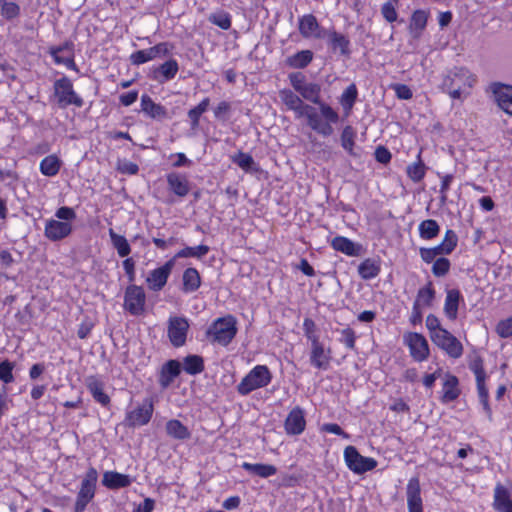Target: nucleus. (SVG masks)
Segmentation results:
<instances>
[{"label":"nucleus","mask_w":512,"mask_h":512,"mask_svg":"<svg viewBox=\"0 0 512 512\" xmlns=\"http://www.w3.org/2000/svg\"><path fill=\"white\" fill-rule=\"evenodd\" d=\"M231 160L245 171H252L255 169V161L252 156L247 153L238 152L231 157Z\"/></svg>","instance_id":"09e8293b"},{"label":"nucleus","mask_w":512,"mask_h":512,"mask_svg":"<svg viewBox=\"0 0 512 512\" xmlns=\"http://www.w3.org/2000/svg\"><path fill=\"white\" fill-rule=\"evenodd\" d=\"M98 474L93 467L86 472L75 503V512H83L88 503L94 498Z\"/></svg>","instance_id":"0eeeda50"},{"label":"nucleus","mask_w":512,"mask_h":512,"mask_svg":"<svg viewBox=\"0 0 512 512\" xmlns=\"http://www.w3.org/2000/svg\"><path fill=\"white\" fill-rule=\"evenodd\" d=\"M319 112L315 107L307 105L301 113V118L307 119L308 126L316 133L327 137L333 133L332 124H336L339 120L338 113L328 104H319Z\"/></svg>","instance_id":"f03ea898"},{"label":"nucleus","mask_w":512,"mask_h":512,"mask_svg":"<svg viewBox=\"0 0 512 512\" xmlns=\"http://www.w3.org/2000/svg\"><path fill=\"white\" fill-rule=\"evenodd\" d=\"M54 95L57 98L59 107L65 108L74 105L78 108L84 105L83 99L74 91L71 80L62 77L54 82Z\"/></svg>","instance_id":"39448f33"},{"label":"nucleus","mask_w":512,"mask_h":512,"mask_svg":"<svg viewBox=\"0 0 512 512\" xmlns=\"http://www.w3.org/2000/svg\"><path fill=\"white\" fill-rule=\"evenodd\" d=\"M357 97V89L355 85H350L346 88V90L342 93L340 98V103L343 106L346 113H349L352 109L354 102Z\"/></svg>","instance_id":"8fccbe9b"},{"label":"nucleus","mask_w":512,"mask_h":512,"mask_svg":"<svg viewBox=\"0 0 512 512\" xmlns=\"http://www.w3.org/2000/svg\"><path fill=\"white\" fill-rule=\"evenodd\" d=\"M491 91L498 106L512 116V86L494 83L491 85Z\"/></svg>","instance_id":"f3484780"},{"label":"nucleus","mask_w":512,"mask_h":512,"mask_svg":"<svg viewBox=\"0 0 512 512\" xmlns=\"http://www.w3.org/2000/svg\"><path fill=\"white\" fill-rule=\"evenodd\" d=\"M189 323L184 317H170L168 324V337L175 347L184 345Z\"/></svg>","instance_id":"4468645a"},{"label":"nucleus","mask_w":512,"mask_h":512,"mask_svg":"<svg viewBox=\"0 0 512 512\" xmlns=\"http://www.w3.org/2000/svg\"><path fill=\"white\" fill-rule=\"evenodd\" d=\"M435 298V290L431 282L426 286L420 288L417 292L416 299L414 301L415 306L421 308L430 307Z\"/></svg>","instance_id":"e433bc0d"},{"label":"nucleus","mask_w":512,"mask_h":512,"mask_svg":"<svg viewBox=\"0 0 512 512\" xmlns=\"http://www.w3.org/2000/svg\"><path fill=\"white\" fill-rule=\"evenodd\" d=\"M355 332L351 328H345L341 331L340 342L343 343L348 349L355 348Z\"/></svg>","instance_id":"338daca9"},{"label":"nucleus","mask_w":512,"mask_h":512,"mask_svg":"<svg viewBox=\"0 0 512 512\" xmlns=\"http://www.w3.org/2000/svg\"><path fill=\"white\" fill-rule=\"evenodd\" d=\"M290 84L302 98L314 104H323L320 100L321 86L318 83L307 82L305 76L300 73L289 74Z\"/></svg>","instance_id":"423d86ee"},{"label":"nucleus","mask_w":512,"mask_h":512,"mask_svg":"<svg viewBox=\"0 0 512 512\" xmlns=\"http://www.w3.org/2000/svg\"><path fill=\"white\" fill-rule=\"evenodd\" d=\"M102 483L110 489H119L129 486L132 479L128 475L108 471L104 473Z\"/></svg>","instance_id":"7c9ffc66"},{"label":"nucleus","mask_w":512,"mask_h":512,"mask_svg":"<svg viewBox=\"0 0 512 512\" xmlns=\"http://www.w3.org/2000/svg\"><path fill=\"white\" fill-rule=\"evenodd\" d=\"M427 24V14L417 10L413 13L410 23V32L414 38H419Z\"/></svg>","instance_id":"a19ab883"},{"label":"nucleus","mask_w":512,"mask_h":512,"mask_svg":"<svg viewBox=\"0 0 512 512\" xmlns=\"http://www.w3.org/2000/svg\"><path fill=\"white\" fill-rule=\"evenodd\" d=\"M55 63L63 64L69 69H76V64L72 56V44L64 43L58 47H53L50 50Z\"/></svg>","instance_id":"a878e982"},{"label":"nucleus","mask_w":512,"mask_h":512,"mask_svg":"<svg viewBox=\"0 0 512 512\" xmlns=\"http://www.w3.org/2000/svg\"><path fill=\"white\" fill-rule=\"evenodd\" d=\"M166 433L170 437L178 440H184L190 437L188 428L176 419L169 420L166 423Z\"/></svg>","instance_id":"4c0bfd02"},{"label":"nucleus","mask_w":512,"mask_h":512,"mask_svg":"<svg viewBox=\"0 0 512 512\" xmlns=\"http://www.w3.org/2000/svg\"><path fill=\"white\" fill-rule=\"evenodd\" d=\"M209 19L213 24L225 30L231 26L230 16L225 12L212 14Z\"/></svg>","instance_id":"e2e57ef3"},{"label":"nucleus","mask_w":512,"mask_h":512,"mask_svg":"<svg viewBox=\"0 0 512 512\" xmlns=\"http://www.w3.org/2000/svg\"><path fill=\"white\" fill-rule=\"evenodd\" d=\"M210 248L207 245H199L195 247H185L184 249L178 251L175 255V258H202L206 256L209 252Z\"/></svg>","instance_id":"49530a36"},{"label":"nucleus","mask_w":512,"mask_h":512,"mask_svg":"<svg viewBox=\"0 0 512 512\" xmlns=\"http://www.w3.org/2000/svg\"><path fill=\"white\" fill-rule=\"evenodd\" d=\"M313 60V52L311 50H301L286 59V64L294 69H303L307 67Z\"/></svg>","instance_id":"72a5a7b5"},{"label":"nucleus","mask_w":512,"mask_h":512,"mask_svg":"<svg viewBox=\"0 0 512 512\" xmlns=\"http://www.w3.org/2000/svg\"><path fill=\"white\" fill-rule=\"evenodd\" d=\"M146 294L141 286L129 285L124 294V309L133 316L142 315L145 311Z\"/></svg>","instance_id":"6e6552de"},{"label":"nucleus","mask_w":512,"mask_h":512,"mask_svg":"<svg viewBox=\"0 0 512 512\" xmlns=\"http://www.w3.org/2000/svg\"><path fill=\"white\" fill-rule=\"evenodd\" d=\"M331 352L326 350L321 342L311 344L310 363L320 370H327L330 365Z\"/></svg>","instance_id":"412c9836"},{"label":"nucleus","mask_w":512,"mask_h":512,"mask_svg":"<svg viewBox=\"0 0 512 512\" xmlns=\"http://www.w3.org/2000/svg\"><path fill=\"white\" fill-rule=\"evenodd\" d=\"M404 344L408 346L410 355L417 362L425 361L430 353L426 338L416 332H407L403 335Z\"/></svg>","instance_id":"9d476101"},{"label":"nucleus","mask_w":512,"mask_h":512,"mask_svg":"<svg viewBox=\"0 0 512 512\" xmlns=\"http://www.w3.org/2000/svg\"><path fill=\"white\" fill-rule=\"evenodd\" d=\"M183 369L189 375L200 374L204 370V361L201 356L189 355L183 359Z\"/></svg>","instance_id":"ea45409f"},{"label":"nucleus","mask_w":512,"mask_h":512,"mask_svg":"<svg viewBox=\"0 0 512 512\" xmlns=\"http://www.w3.org/2000/svg\"><path fill=\"white\" fill-rule=\"evenodd\" d=\"M13 368L14 364L9 361H3L0 363V380L5 384L11 383L14 381L13 377Z\"/></svg>","instance_id":"bf43d9fd"},{"label":"nucleus","mask_w":512,"mask_h":512,"mask_svg":"<svg viewBox=\"0 0 512 512\" xmlns=\"http://www.w3.org/2000/svg\"><path fill=\"white\" fill-rule=\"evenodd\" d=\"M86 387L94 400L102 406L110 403V397L104 392V383L96 376H89L85 380Z\"/></svg>","instance_id":"b1692460"},{"label":"nucleus","mask_w":512,"mask_h":512,"mask_svg":"<svg viewBox=\"0 0 512 512\" xmlns=\"http://www.w3.org/2000/svg\"><path fill=\"white\" fill-rule=\"evenodd\" d=\"M178 69L179 66L177 61L170 59L154 70L153 78L160 83H164L173 79L176 76Z\"/></svg>","instance_id":"c756f323"},{"label":"nucleus","mask_w":512,"mask_h":512,"mask_svg":"<svg viewBox=\"0 0 512 512\" xmlns=\"http://www.w3.org/2000/svg\"><path fill=\"white\" fill-rule=\"evenodd\" d=\"M55 217L59 221L71 223L76 218V213L73 208L62 206L55 212Z\"/></svg>","instance_id":"0e129e2a"},{"label":"nucleus","mask_w":512,"mask_h":512,"mask_svg":"<svg viewBox=\"0 0 512 512\" xmlns=\"http://www.w3.org/2000/svg\"><path fill=\"white\" fill-rule=\"evenodd\" d=\"M476 83V77L464 67L449 70L441 83V89L454 100H463L470 94V89Z\"/></svg>","instance_id":"f257e3e1"},{"label":"nucleus","mask_w":512,"mask_h":512,"mask_svg":"<svg viewBox=\"0 0 512 512\" xmlns=\"http://www.w3.org/2000/svg\"><path fill=\"white\" fill-rule=\"evenodd\" d=\"M344 459L348 468L356 474L371 471L377 466L375 459L362 456L354 446L345 448Z\"/></svg>","instance_id":"1a4fd4ad"},{"label":"nucleus","mask_w":512,"mask_h":512,"mask_svg":"<svg viewBox=\"0 0 512 512\" xmlns=\"http://www.w3.org/2000/svg\"><path fill=\"white\" fill-rule=\"evenodd\" d=\"M398 1L399 0H389L384 3L381 8L383 17L390 23L397 20L396 5L398 4Z\"/></svg>","instance_id":"5fc2aeb1"},{"label":"nucleus","mask_w":512,"mask_h":512,"mask_svg":"<svg viewBox=\"0 0 512 512\" xmlns=\"http://www.w3.org/2000/svg\"><path fill=\"white\" fill-rule=\"evenodd\" d=\"M141 111L155 120L167 118V109L161 104L154 102L152 98L146 94L141 97Z\"/></svg>","instance_id":"393cba45"},{"label":"nucleus","mask_w":512,"mask_h":512,"mask_svg":"<svg viewBox=\"0 0 512 512\" xmlns=\"http://www.w3.org/2000/svg\"><path fill=\"white\" fill-rule=\"evenodd\" d=\"M331 246L334 250L339 251L347 256H359L361 254L362 246L360 244L354 243L350 239L337 236L332 239Z\"/></svg>","instance_id":"bb28decb"},{"label":"nucleus","mask_w":512,"mask_h":512,"mask_svg":"<svg viewBox=\"0 0 512 512\" xmlns=\"http://www.w3.org/2000/svg\"><path fill=\"white\" fill-rule=\"evenodd\" d=\"M496 333L501 338H508L512 336V317L499 321L496 326Z\"/></svg>","instance_id":"680f3d73"},{"label":"nucleus","mask_w":512,"mask_h":512,"mask_svg":"<svg viewBox=\"0 0 512 512\" xmlns=\"http://www.w3.org/2000/svg\"><path fill=\"white\" fill-rule=\"evenodd\" d=\"M174 259L167 261L164 265L153 269L146 278V284L149 290L153 292L161 291L167 284L168 278L174 267Z\"/></svg>","instance_id":"ddd939ff"},{"label":"nucleus","mask_w":512,"mask_h":512,"mask_svg":"<svg viewBox=\"0 0 512 512\" xmlns=\"http://www.w3.org/2000/svg\"><path fill=\"white\" fill-rule=\"evenodd\" d=\"M279 98L285 104L288 110L295 113L296 118H301V113L307 107L303 100L290 89H282L279 91Z\"/></svg>","instance_id":"4be33fe9"},{"label":"nucleus","mask_w":512,"mask_h":512,"mask_svg":"<svg viewBox=\"0 0 512 512\" xmlns=\"http://www.w3.org/2000/svg\"><path fill=\"white\" fill-rule=\"evenodd\" d=\"M358 273L364 280L373 279L380 273V265L376 260L367 258L358 266Z\"/></svg>","instance_id":"c9c22d12"},{"label":"nucleus","mask_w":512,"mask_h":512,"mask_svg":"<svg viewBox=\"0 0 512 512\" xmlns=\"http://www.w3.org/2000/svg\"><path fill=\"white\" fill-rule=\"evenodd\" d=\"M426 173L425 164L421 160L420 153L417 156V161L408 165L407 175L413 182H420Z\"/></svg>","instance_id":"c03bdc74"},{"label":"nucleus","mask_w":512,"mask_h":512,"mask_svg":"<svg viewBox=\"0 0 512 512\" xmlns=\"http://www.w3.org/2000/svg\"><path fill=\"white\" fill-rule=\"evenodd\" d=\"M432 342L454 359L460 358L463 354L462 343L446 329L438 330Z\"/></svg>","instance_id":"9b49d317"},{"label":"nucleus","mask_w":512,"mask_h":512,"mask_svg":"<svg viewBox=\"0 0 512 512\" xmlns=\"http://www.w3.org/2000/svg\"><path fill=\"white\" fill-rule=\"evenodd\" d=\"M182 290L185 293L196 291L201 285V277L195 268H187L182 276Z\"/></svg>","instance_id":"473e14b6"},{"label":"nucleus","mask_w":512,"mask_h":512,"mask_svg":"<svg viewBox=\"0 0 512 512\" xmlns=\"http://www.w3.org/2000/svg\"><path fill=\"white\" fill-rule=\"evenodd\" d=\"M461 300V294L457 289H451L447 291L444 312L450 320H455L458 315V306Z\"/></svg>","instance_id":"2f4dec72"},{"label":"nucleus","mask_w":512,"mask_h":512,"mask_svg":"<svg viewBox=\"0 0 512 512\" xmlns=\"http://www.w3.org/2000/svg\"><path fill=\"white\" fill-rule=\"evenodd\" d=\"M458 378L454 375H446L445 381L442 387L441 401L443 403H449L456 400L460 395V389L458 387Z\"/></svg>","instance_id":"cd10ccee"},{"label":"nucleus","mask_w":512,"mask_h":512,"mask_svg":"<svg viewBox=\"0 0 512 512\" xmlns=\"http://www.w3.org/2000/svg\"><path fill=\"white\" fill-rule=\"evenodd\" d=\"M242 468L248 471L250 474L257 475L261 478H268L277 473V468L271 464H262V463H248L244 462L242 464Z\"/></svg>","instance_id":"f704fd0d"},{"label":"nucleus","mask_w":512,"mask_h":512,"mask_svg":"<svg viewBox=\"0 0 512 512\" xmlns=\"http://www.w3.org/2000/svg\"><path fill=\"white\" fill-rule=\"evenodd\" d=\"M169 190H171L178 197H185L190 191V185L185 175L172 172L166 176Z\"/></svg>","instance_id":"5701e85b"},{"label":"nucleus","mask_w":512,"mask_h":512,"mask_svg":"<svg viewBox=\"0 0 512 512\" xmlns=\"http://www.w3.org/2000/svg\"><path fill=\"white\" fill-rule=\"evenodd\" d=\"M0 7L2 15L7 19H13L19 15L20 8L14 2H7L6 0H0Z\"/></svg>","instance_id":"6e6d98bb"},{"label":"nucleus","mask_w":512,"mask_h":512,"mask_svg":"<svg viewBox=\"0 0 512 512\" xmlns=\"http://www.w3.org/2000/svg\"><path fill=\"white\" fill-rule=\"evenodd\" d=\"M425 324H426V327H427V329L429 331L431 340L433 339L435 334H438V330H445L441 326L439 319L435 315H433V314H429L426 317Z\"/></svg>","instance_id":"69168bd1"},{"label":"nucleus","mask_w":512,"mask_h":512,"mask_svg":"<svg viewBox=\"0 0 512 512\" xmlns=\"http://www.w3.org/2000/svg\"><path fill=\"white\" fill-rule=\"evenodd\" d=\"M153 410L152 399L146 398L140 405L126 413L125 424L129 427L146 425L152 417Z\"/></svg>","instance_id":"f8f14e48"},{"label":"nucleus","mask_w":512,"mask_h":512,"mask_svg":"<svg viewBox=\"0 0 512 512\" xmlns=\"http://www.w3.org/2000/svg\"><path fill=\"white\" fill-rule=\"evenodd\" d=\"M298 29L302 37L306 39H321L326 35L313 14H305L301 16L298 19Z\"/></svg>","instance_id":"2eb2a0df"},{"label":"nucleus","mask_w":512,"mask_h":512,"mask_svg":"<svg viewBox=\"0 0 512 512\" xmlns=\"http://www.w3.org/2000/svg\"><path fill=\"white\" fill-rule=\"evenodd\" d=\"M271 379L272 375L268 367L257 365L242 379L237 390L241 395H247L258 388L267 386Z\"/></svg>","instance_id":"7ed1b4c3"},{"label":"nucleus","mask_w":512,"mask_h":512,"mask_svg":"<svg viewBox=\"0 0 512 512\" xmlns=\"http://www.w3.org/2000/svg\"><path fill=\"white\" fill-rule=\"evenodd\" d=\"M457 242L458 237L456 233L453 230L448 229L445 232L443 241L441 242L442 246L446 248V254H450L455 249Z\"/></svg>","instance_id":"052dcab7"},{"label":"nucleus","mask_w":512,"mask_h":512,"mask_svg":"<svg viewBox=\"0 0 512 512\" xmlns=\"http://www.w3.org/2000/svg\"><path fill=\"white\" fill-rule=\"evenodd\" d=\"M303 330L307 339L311 344L320 342L319 335L317 334V327L315 322L310 318H305L303 322Z\"/></svg>","instance_id":"864d4df0"},{"label":"nucleus","mask_w":512,"mask_h":512,"mask_svg":"<svg viewBox=\"0 0 512 512\" xmlns=\"http://www.w3.org/2000/svg\"><path fill=\"white\" fill-rule=\"evenodd\" d=\"M493 507L498 512H512V489L498 483L494 488Z\"/></svg>","instance_id":"aec40b11"},{"label":"nucleus","mask_w":512,"mask_h":512,"mask_svg":"<svg viewBox=\"0 0 512 512\" xmlns=\"http://www.w3.org/2000/svg\"><path fill=\"white\" fill-rule=\"evenodd\" d=\"M406 496L408 512H423L421 489L418 478L413 477L408 481Z\"/></svg>","instance_id":"6ab92c4d"},{"label":"nucleus","mask_w":512,"mask_h":512,"mask_svg":"<svg viewBox=\"0 0 512 512\" xmlns=\"http://www.w3.org/2000/svg\"><path fill=\"white\" fill-rule=\"evenodd\" d=\"M61 167V161L56 155H48L40 162V171L48 177L55 176Z\"/></svg>","instance_id":"58836bf2"},{"label":"nucleus","mask_w":512,"mask_h":512,"mask_svg":"<svg viewBox=\"0 0 512 512\" xmlns=\"http://www.w3.org/2000/svg\"><path fill=\"white\" fill-rule=\"evenodd\" d=\"M109 236L120 257H126L130 254L131 247L124 236L117 234L113 229L109 230Z\"/></svg>","instance_id":"79ce46f5"},{"label":"nucleus","mask_w":512,"mask_h":512,"mask_svg":"<svg viewBox=\"0 0 512 512\" xmlns=\"http://www.w3.org/2000/svg\"><path fill=\"white\" fill-rule=\"evenodd\" d=\"M306 427L304 411L300 407L293 408L287 415L284 423L288 435H299Z\"/></svg>","instance_id":"a211bd4d"},{"label":"nucleus","mask_w":512,"mask_h":512,"mask_svg":"<svg viewBox=\"0 0 512 512\" xmlns=\"http://www.w3.org/2000/svg\"><path fill=\"white\" fill-rule=\"evenodd\" d=\"M237 333L236 319L233 316L218 318L210 326L208 335L212 341L222 346L228 345Z\"/></svg>","instance_id":"20e7f679"},{"label":"nucleus","mask_w":512,"mask_h":512,"mask_svg":"<svg viewBox=\"0 0 512 512\" xmlns=\"http://www.w3.org/2000/svg\"><path fill=\"white\" fill-rule=\"evenodd\" d=\"M330 43L333 49H339L342 54H348L349 40L342 34L331 32L329 34Z\"/></svg>","instance_id":"603ef678"},{"label":"nucleus","mask_w":512,"mask_h":512,"mask_svg":"<svg viewBox=\"0 0 512 512\" xmlns=\"http://www.w3.org/2000/svg\"><path fill=\"white\" fill-rule=\"evenodd\" d=\"M391 89L395 92L397 98L402 100H409L413 96L411 89L405 84H392Z\"/></svg>","instance_id":"774afa93"},{"label":"nucleus","mask_w":512,"mask_h":512,"mask_svg":"<svg viewBox=\"0 0 512 512\" xmlns=\"http://www.w3.org/2000/svg\"><path fill=\"white\" fill-rule=\"evenodd\" d=\"M450 269V261L447 258L440 257L434 261L432 273L437 277L445 276Z\"/></svg>","instance_id":"13d9d810"},{"label":"nucleus","mask_w":512,"mask_h":512,"mask_svg":"<svg viewBox=\"0 0 512 512\" xmlns=\"http://www.w3.org/2000/svg\"><path fill=\"white\" fill-rule=\"evenodd\" d=\"M154 58H155V56H154L151 48L136 51L135 53H133L130 56L131 62L134 65H140V64L146 63L150 60H153Z\"/></svg>","instance_id":"4d7b16f0"},{"label":"nucleus","mask_w":512,"mask_h":512,"mask_svg":"<svg viewBox=\"0 0 512 512\" xmlns=\"http://www.w3.org/2000/svg\"><path fill=\"white\" fill-rule=\"evenodd\" d=\"M356 132L350 125L344 127L341 133V145L349 153L353 154V147L355 144Z\"/></svg>","instance_id":"de8ad7c7"},{"label":"nucleus","mask_w":512,"mask_h":512,"mask_svg":"<svg viewBox=\"0 0 512 512\" xmlns=\"http://www.w3.org/2000/svg\"><path fill=\"white\" fill-rule=\"evenodd\" d=\"M485 380H486V377L476 378V385H477L479 401L482 404L485 413L490 418L492 415V412H491V408L489 406V401H488L489 393H488V389L486 388V385H485Z\"/></svg>","instance_id":"a18cd8bd"},{"label":"nucleus","mask_w":512,"mask_h":512,"mask_svg":"<svg viewBox=\"0 0 512 512\" xmlns=\"http://www.w3.org/2000/svg\"><path fill=\"white\" fill-rule=\"evenodd\" d=\"M73 231L72 223L49 219L45 222L44 235L50 241H60Z\"/></svg>","instance_id":"dca6fc26"},{"label":"nucleus","mask_w":512,"mask_h":512,"mask_svg":"<svg viewBox=\"0 0 512 512\" xmlns=\"http://www.w3.org/2000/svg\"><path fill=\"white\" fill-rule=\"evenodd\" d=\"M418 229L422 239L431 240L439 234L440 226L435 220L427 219L419 224Z\"/></svg>","instance_id":"37998d69"},{"label":"nucleus","mask_w":512,"mask_h":512,"mask_svg":"<svg viewBox=\"0 0 512 512\" xmlns=\"http://www.w3.org/2000/svg\"><path fill=\"white\" fill-rule=\"evenodd\" d=\"M209 103V98H205L196 107L189 110L188 117L191 120L193 127H197L199 125L200 116L207 111Z\"/></svg>","instance_id":"3c124183"},{"label":"nucleus","mask_w":512,"mask_h":512,"mask_svg":"<svg viewBox=\"0 0 512 512\" xmlns=\"http://www.w3.org/2000/svg\"><path fill=\"white\" fill-rule=\"evenodd\" d=\"M181 372V363L177 360H169L161 370L159 383L167 388Z\"/></svg>","instance_id":"c85d7f7f"}]
</instances>
